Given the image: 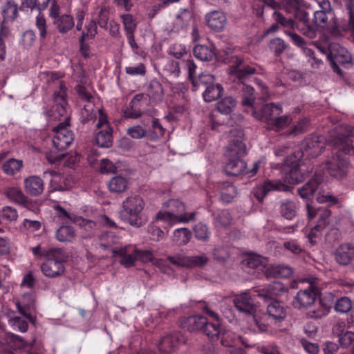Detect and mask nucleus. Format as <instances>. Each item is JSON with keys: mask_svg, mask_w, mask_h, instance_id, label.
<instances>
[{"mask_svg": "<svg viewBox=\"0 0 354 354\" xmlns=\"http://www.w3.org/2000/svg\"><path fill=\"white\" fill-rule=\"evenodd\" d=\"M241 90L243 91V104L253 107L255 100L254 88L251 86L243 84Z\"/></svg>", "mask_w": 354, "mask_h": 354, "instance_id": "nucleus-54", "label": "nucleus"}, {"mask_svg": "<svg viewBox=\"0 0 354 354\" xmlns=\"http://www.w3.org/2000/svg\"><path fill=\"white\" fill-rule=\"evenodd\" d=\"M73 221L87 233L86 236H92L97 229V225L95 221L82 216H75Z\"/></svg>", "mask_w": 354, "mask_h": 354, "instance_id": "nucleus-44", "label": "nucleus"}, {"mask_svg": "<svg viewBox=\"0 0 354 354\" xmlns=\"http://www.w3.org/2000/svg\"><path fill=\"white\" fill-rule=\"evenodd\" d=\"M331 215V212L323 207L318 208V222L317 225L314 226V229L317 231H322L328 224L329 218Z\"/></svg>", "mask_w": 354, "mask_h": 354, "instance_id": "nucleus-50", "label": "nucleus"}, {"mask_svg": "<svg viewBox=\"0 0 354 354\" xmlns=\"http://www.w3.org/2000/svg\"><path fill=\"white\" fill-rule=\"evenodd\" d=\"M227 162L224 167V170L227 175L239 176L244 174L249 176H254L259 167L260 162H254L251 170L246 169V163L242 160V158H226Z\"/></svg>", "mask_w": 354, "mask_h": 354, "instance_id": "nucleus-13", "label": "nucleus"}, {"mask_svg": "<svg viewBox=\"0 0 354 354\" xmlns=\"http://www.w3.org/2000/svg\"><path fill=\"white\" fill-rule=\"evenodd\" d=\"M339 343L343 348L349 347L354 342V333L346 331L344 333L338 334Z\"/></svg>", "mask_w": 354, "mask_h": 354, "instance_id": "nucleus-64", "label": "nucleus"}, {"mask_svg": "<svg viewBox=\"0 0 354 354\" xmlns=\"http://www.w3.org/2000/svg\"><path fill=\"white\" fill-rule=\"evenodd\" d=\"M214 77L212 75L202 73L198 75V80H192V84L195 90H198L201 86L205 88L212 84H214Z\"/></svg>", "mask_w": 354, "mask_h": 354, "instance_id": "nucleus-53", "label": "nucleus"}, {"mask_svg": "<svg viewBox=\"0 0 354 354\" xmlns=\"http://www.w3.org/2000/svg\"><path fill=\"white\" fill-rule=\"evenodd\" d=\"M335 259L340 265L349 264L354 259V245L351 243L341 244L335 251Z\"/></svg>", "mask_w": 354, "mask_h": 354, "instance_id": "nucleus-22", "label": "nucleus"}, {"mask_svg": "<svg viewBox=\"0 0 354 354\" xmlns=\"http://www.w3.org/2000/svg\"><path fill=\"white\" fill-rule=\"evenodd\" d=\"M322 181V176L316 174L314 178L297 189L299 195L304 199H310L319 189Z\"/></svg>", "mask_w": 354, "mask_h": 354, "instance_id": "nucleus-23", "label": "nucleus"}, {"mask_svg": "<svg viewBox=\"0 0 354 354\" xmlns=\"http://www.w3.org/2000/svg\"><path fill=\"white\" fill-rule=\"evenodd\" d=\"M221 343L226 347L236 346L242 342L239 335L230 330H225L221 333Z\"/></svg>", "mask_w": 354, "mask_h": 354, "instance_id": "nucleus-47", "label": "nucleus"}, {"mask_svg": "<svg viewBox=\"0 0 354 354\" xmlns=\"http://www.w3.org/2000/svg\"><path fill=\"white\" fill-rule=\"evenodd\" d=\"M292 118L288 115H279L275 117L268 126V128L274 131H280L290 124Z\"/></svg>", "mask_w": 354, "mask_h": 354, "instance_id": "nucleus-52", "label": "nucleus"}, {"mask_svg": "<svg viewBox=\"0 0 354 354\" xmlns=\"http://www.w3.org/2000/svg\"><path fill=\"white\" fill-rule=\"evenodd\" d=\"M8 324L15 330L21 333L27 331L28 328V322L20 317H12L8 319Z\"/></svg>", "mask_w": 354, "mask_h": 354, "instance_id": "nucleus-57", "label": "nucleus"}, {"mask_svg": "<svg viewBox=\"0 0 354 354\" xmlns=\"http://www.w3.org/2000/svg\"><path fill=\"white\" fill-rule=\"evenodd\" d=\"M121 19L125 30V34L134 33L136 28V23L133 17L130 14H124L121 15Z\"/></svg>", "mask_w": 354, "mask_h": 354, "instance_id": "nucleus-62", "label": "nucleus"}, {"mask_svg": "<svg viewBox=\"0 0 354 354\" xmlns=\"http://www.w3.org/2000/svg\"><path fill=\"white\" fill-rule=\"evenodd\" d=\"M120 237L113 232H102L99 236L100 246L107 250L118 243Z\"/></svg>", "mask_w": 354, "mask_h": 354, "instance_id": "nucleus-45", "label": "nucleus"}, {"mask_svg": "<svg viewBox=\"0 0 354 354\" xmlns=\"http://www.w3.org/2000/svg\"><path fill=\"white\" fill-rule=\"evenodd\" d=\"M228 144L225 147L224 156L226 158H243L247 152L244 143V133L242 129H231L228 135Z\"/></svg>", "mask_w": 354, "mask_h": 354, "instance_id": "nucleus-4", "label": "nucleus"}, {"mask_svg": "<svg viewBox=\"0 0 354 354\" xmlns=\"http://www.w3.org/2000/svg\"><path fill=\"white\" fill-rule=\"evenodd\" d=\"M128 185L129 182L126 178L116 176L109 180L108 187L111 192L122 193L127 190Z\"/></svg>", "mask_w": 354, "mask_h": 354, "instance_id": "nucleus-37", "label": "nucleus"}, {"mask_svg": "<svg viewBox=\"0 0 354 354\" xmlns=\"http://www.w3.org/2000/svg\"><path fill=\"white\" fill-rule=\"evenodd\" d=\"M163 71L169 77H178L180 72L178 62L174 60L168 61L164 66Z\"/></svg>", "mask_w": 354, "mask_h": 354, "instance_id": "nucleus-58", "label": "nucleus"}, {"mask_svg": "<svg viewBox=\"0 0 354 354\" xmlns=\"http://www.w3.org/2000/svg\"><path fill=\"white\" fill-rule=\"evenodd\" d=\"M5 344L10 346L11 351L12 348L14 347L16 349H22L26 347L27 343L20 336L10 333L8 335V339L6 342H1L0 344Z\"/></svg>", "mask_w": 354, "mask_h": 354, "instance_id": "nucleus-49", "label": "nucleus"}, {"mask_svg": "<svg viewBox=\"0 0 354 354\" xmlns=\"http://www.w3.org/2000/svg\"><path fill=\"white\" fill-rule=\"evenodd\" d=\"M236 61L237 62V64L236 66L231 67L230 73L234 75L238 78H244L245 76L254 74L256 72L255 68L252 66H241L242 64V59H241L240 58L236 57Z\"/></svg>", "mask_w": 354, "mask_h": 354, "instance_id": "nucleus-40", "label": "nucleus"}, {"mask_svg": "<svg viewBox=\"0 0 354 354\" xmlns=\"http://www.w3.org/2000/svg\"><path fill=\"white\" fill-rule=\"evenodd\" d=\"M236 106V101L232 97H226L217 103L218 111L223 114H230Z\"/></svg>", "mask_w": 354, "mask_h": 354, "instance_id": "nucleus-51", "label": "nucleus"}, {"mask_svg": "<svg viewBox=\"0 0 354 354\" xmlns=\"http://www.w3.org/2000/svg\"><path fill=\"white\" fill-rule=\"evenodd\" d=\"M319 9L314 12V24L323 29H333V32L337 31L335 23L332 21L335 19L333 12L330 8V2L328 0H317Z\"/></svg>", "mask_w": 354, "mask_h": 354, "instance_id": "nucleus-6", "label": "nucleus"}, {"mask_svg": "<svg viewBox=\"0 0 354 354\" xmlns=\"http://www.w3.org/2000/svg\"><path fill=\"white\" fill-rule=\"evenodd\" d=\"M163 207L168 208V211L159 212L156 219L161 221L169 225L180 223H188L195 219L196 212H186V206L178 199H170L163 203Z\"/></svg>", "mask_w": 354, "mask_h": 354, "instance_id": "nucleus-2", "label": "nucleus"}, {"mask_svg": "<svg viewBox=\"0 0 354 354\" xmlns=\"http://www.w3.org/2000/svg\"><path fill=\"white\" fill-rule=\"evenodd\" d=\"M35 300L30 294L24 295L21 301L17 303V309L19 313L25 317L30 319L31 316L26 312V309L30 310L34 308Z\"/></svg>", "mask_w": 354, "mask_h": 354, "instance_id": "nucleus-42", "label": "nucleus"}, {"mask_svg": "<svg viewBox=\"0 0 354 354\" xmlns=\"http://www.w3.org/2000/svg\"><path fill=\"white\" fill-rule=\"evenodd\" d=\"M288 190V186L285 181L266 180L262 185L253 189V194L258 201H261L270 192H286Z\"/></svg>", "mask_w": 354, "mask_h": 354, "instance_id": "nucleus-15", "label": "nucleus"}, {"mask_svg": "<svg viewBox=\"0 0 354 354\" xmlns=\"http://www.w3.org/2000/svg\"><path fill=\"white\" fill-rule=\"evenodd\" d=\"M234 304L236 308L245 315H252L256 310L253 299L248 292H242L235 296Z\"/></svg>", "mask_w": 354, "mask_h": 354, "instance_id": "nucleus-21", "label": "nucleus"}, {"mask_svg": "<svg viewBox=\"0 0 354 354\" xmlns=\"http://www.w3.org/2000/svg\"><path fill=\"white\" fill-rule=\"evenodd\" d=\"M223 91V86L219 84H212L205 88L203 96L205 102H212L221 97Z\"/></svg>", "mask_w": 354, "mask_h": 354, "instance_id": "nucleus-39", "label": "nucleus"}, {"mask_svg": "<svg viewBox=\"0 0 354 354\" xmlns=\"http://www.w3.org/2000/svg\"><path fill=\"white\" fill-rule=\"evenodd\" d=\"M286 47V44L281 38H274L270 41V48L276 55L281 54Z\"/></svg>", "mask_w": 354, "mask_h": 354, "instance_id": "nucleus-63", "label": "nucleus"}, {"mask_svg": "<svg viewBox=\"0 0 354 354\" xmlns=\"http://www.w3.org/2000/svg\"><path fill=\"white\" fill-rule=\"evenodd\" d=\"M288 290L287 288L279 281H274L269 284L268 287L262 289L260 295L265 299H272L274 297L282 295Z\"/></svg>", "mask_w": 354, "mask_h": 354, "instance_id": "nucleus-30", "label": "nucleus"}, {"mask_svg": "<svg viewBox=\"0 0 354 354\" xmlns=\"http://www.w3.org/2000/svg\"><path fill=\"white\" fill-rule=\"evenodd\" d=\"M185 342L183 335L177 331L168 333L162 337L158 344V352L142 351L138 354H173L171 350Z\"/></svg>", "mask_w": 354, "mask_h": 354, "instance_id": "nucleus-10", "label": "nucleus"}, {"mask_svg": "<svg viewBox=\"0 0 354 354\" xmlns=\"http://www.w3.org/2000/svg\"><path fill=\"white\" fill-rule=\"evenodd\" d=\"M55 135L53 144L55 150L63 151L67 149L74 140V133L69 129V123H59L53 128Z\"/></svg>", "mask_w": 354, "mask_h": 354, "instance_id": "nucleus-8", "label": "nucleus"}, {"mask_svg": "<svg viewBox=\"0 0 354 354\" xmlns=\"http://www.w3.org/2000/svg\"><path fill=\"white\" fill-rule=\"evenodd\" d=\"M193 15L192 12L188 10L180 11L176 16L174 21L173 31L179 32L185 29L192 22Z\"/></svg>", "mask_w": 354, "mask_h": 354, "instance_id": "nucleus-31", "label": "nucleus"}, {"mask_svg": "<svg viewBox=\"0 0 354 354\" xmlns=\"http://www.w3.org/2000/svg\"><path fill=\"white\" fill-rule=\"evenodd\" d=\"M299 23L297 24L295 28L301 33L310 39H314L317 35V28L310 24L308 15L306 12H302L298 17Z\"/></svg>", "mask_w": 354, "mask_h": 354, "instance_id": "nucleus-25", "label": "nucleus"}, {"mask_svg": "<svg viewBox=\"0 0 354 354\" xmlns=\"http://www.w3.org/2000/svg\"><path fill=\"white\" fill-rule=\"evenodd\" d=\"M282 112V106L280 104L270 103L263 105L260 111L254 110L252 115L255 118L266 122L269 126L274 118L280 115Z\"/></svg>", "mask_w": 354, "mask_h": 354, "instance_id": "nucleus-17", "label": "nucleus"}, {"mask_svg": "<svg viewBox=\"0 0 354 354\" xmlns=\"http://www.w3.org/2000/svg\"><path fill=\"white\" fill-rule=\"evenodd\" d=\"M192 238V232L186 227L178 228L174 230L173 241L176 245L181 246L187 244Z\"/></svg>", "mask_w": 354, "mask_h": 354, "instance_id": "nucleus-43", "label": "nucleus"}, {"mask_svg": "<svg viewBox=\"0 0 354 354\" xmlns=\"http://www.w3.org/2000/svg\"><path fill=\"white\" fill-rule=\"evenodd\" d=\"M207 26L212 30H222L226 24V17L221 11H213L206 16Z\"/></svg>", "mask_w": 354, "mask_h": 354, "instance_id": "nucleus-27", "label": "nucleus"}, {"mask_svg": "<svg viewBox=\"0 0 354 354\" xmlns=\"http://www.w3.org/2000/svg\"><path fill=\"white\" fill-rule=\"evenodd\" d=\"M325 147L324 139L322 136L311 134L301 142V153L303 156L314 158L320 155Z\"/></svg>", "mask_w": 354, "mask_h": 354, "instance_id": "nucleus-14", "label": "nucleus"}, {"mask_svg": "<svg viewBox=\"0 0 354 354\" xmlns=\"http://www.w3.org/2000/svg\"><path fill=\"white\" fill-rule=\"evenodd\" d=\"M297 209L298 206L294 201L283 199L279 202V213L287 220H292L297 215Z\"/></svg>", "mask_w": 354, "mask_h": 354, "instance_id": "nucleus-29", "label": "nucleus"}, {"mask_svg": "<svg viewBox=\"0 0 354 354\" xmlns=\"http://www.w3.org/2000/svg\"><path fill=\"white\" fill-rule=\"evenodd\" d=\"M205 324H207V319L201 315L191 316L183 318L180 321L181 327L189 331H196L203 329Z\"/></svg>", "mask_w": 354, "mask_h": 354, "instance_id": "nucleus-28", "label": "nucleus"}, {"mask_svg": "<svg viewBox=\"0 0 354 354\" xmlns=\"http://www.w3.org/2000/svg\"><path fill=\"white\" fill-rule=\"evenodd\" d=\"M268 263V259L259 254H252L245 259V266L252 270L263 271Z\"/></svg>", "mask_w": 354, "mask_h": 354, "instance_id": "nucleus-35", "label": "nucleus"}, {"mask_svg": "<svg viewBox=\"0 0 354 354\" xmlns=\"http://www.w3.org/2000/svg\"><path fill=\"white\" fill-rule=\"evenodd\" d=\"M273 17L275 21L279 24L281 26L285 28H289L292 30L295 29L297 24L295 21L290 18H286L279 12L274 11L273 13Z\"/></svg>", "mask_w": 354, "mask_h": 354, "instance_id": "nucleus-61", "label": "nucleus"}, {"mask_svg": "<svg viewBox=\"0 0 354 354\" xmlns=\"http://www.w3.org/2000/svg\"><path fill=\"white\" fill-rule=\"evenodd\" d=\"M43 178L49 180L52 191H64L71 187L68 179L55 170H46L43 173Z\"/></svg>", "mask_w": 354, "mask_h": 354, "instance_id": "nucleus-19", "label": "nucleus"}, {"mask_svg": "<svg viewBox=\"0 0 354 354\" xmlns=\"http://www.w3.org/2000/svg\"><path fill=\"white\" fill-rule=\"evenodd\" d=\"M353 129L347 124H340L330 131L329 144L334 146L338 151L325 162L324 169L334 177H342L346 175L348 163L343 154L350 151L349 137L353 136Z\"/></svg>", "mask_w": 354, "mask_h": 354, "instance_id": "nucleus-1", "label": "nucleus"}, {"mask_svg": "<svg viewBox=\"0 0 354 354\" xmlns=\"http://www.w3.org/2000/svg\"><path fill=\"white\" fill-rule=\"evenodd\" d=\"M97 112L99 116L96 128L100 130L95 135V141L99 147L109 148L113 142V130L108 122L106 115L102 109H99Z\"/></svg>", "mask_w": 354, "mask_h": 354, "instance_id": "nucleus-7", "label": "nucleus"}, {"mask_svg": "<svg viewBox=\"0 0 354 354\" xmlns=\"http://www.w3.org/2000/svg\"><path fill=\"white\" fill-rule=\"evenodd\" d=\"M67 259L65 252L59 248H50L48 257L41 265V270L48 278L62 276L65 272L64 261Z\"/></svg>", "mask_w": 354, "mask_h": 354, "instance_id": "nucleus-3", "label": "nucleus"}, {"mask_svg": "<svg viewBox=\"0 0 354 354\" xmlns=\"http://www.w3.org/2000/svg\"><path fill=\"white\" fill-rule=\"evenodd\" d=\"M55 23L57 24V28L61 33L68 32L74 26L73 19L68 15H62Z\"/></svg>", "mask_w": 354, "mask_h": 354, "instance_id": "nucleus-55", "label": "nucleus"}, {"mask_svg": "<svg viewBox=\"0 0 354 354\" xmlns=\"http://www.w3.org/2000/svg\"><path fill=\"white\" fill-rule=\"evenodd\" d=\"M204 333L210 339L214 340L218 339L219 335H221V329L218 324L207 323L204 325L203 328Z\"/></svg>", "mask_w": 354, "mask_h": 354, "instance_id": "nucleus-59", "label": "nucleus"}, {"mask_svg": "<svg viewBox=\"0 0 354 354\" xmlns=\"http://www.w3.org/2000/svg\"><path fill=\"white\" fill-rule=\"evenodd\" d=\"M328 55L331 61V65L334 71L339 74H342L338 65H350L351 62V56L348 50L339 44L333 43L328 47Z\"/></svg>", "mask_w": 354, "mask_h": 354, "instance_id": "nucleus-11", "label": "nucleus"}, {"mask_svg": "<svg viewBox=\"0 0 354 354\" xmlns=\"http://www.w3.org/2000/svg\"><path fill=\"white\" fill-rule=\"evenodd\" d=\"M75 236V229L68 225H62L55 232V238L60 242H72Z\"/></svg>", "mask_w": 354, "mask_h": 354, "instance_id": "nucleus-36", "label": "nucleus"}, {"mask_svg": "<svg viewBox=\"0 0 354 354\" xmlns=\"http://www.w3.org/2000/svg\"><path fill=\"white\" fill-rule=\"evenodd\" d=\"M143 198L138 194H131L122 203L123 211L129 216L128 222L132 226L140 225V214L145 207Z\"/></svg>", "mask_w": 354, "mask_h": 354, "instance_id": "nucleus-5", "label": "nucleus"}, {"mask_svg": "<svg viewBox=\"0 0 354 354\" xmlns=\"http://www.w3.org/2000/svg\"><path fill=\"white\" fill-rule=\"evenodd\" d=\"M304 178V174L299 169V161L292 162L290 171L286 174L285 182L289 184H297Z\"/></svg>", "mask_w": 354, "mask_h": 354, "instance_id": "nucleus-34", "label": "nucleus"}, {"mask_svg": "<svg viewBox=\"0 0 354 354\" xmlns=\"http://www.w3.org/2000/svg\"><path fill=\"white\" fill-rule=\"evenodd\" d=\"M267 313L270 318L275 321L283 320L286 316L285 308L277 301H274L268 305Z\"/></svg>", "mask_w": 354, "mask_h": 354, "instance_id": "nucleus-33", "label": "nucleus"}, {"mask_svg": "<svg viewBox=\"0 0 354 354\" xmlns=\"http://www.w3.org/2000/svg\"><path fill=\"white\" fill-rule=\"evenodd\" d=\"M152 131L149 132V136L151 140H157L162 137L165 133V129L161 125L158 119H153Z\"/></svg>", "mask_w": 354, "mask_h": 354, "instance_id": "nucleus-60", "label": "nucleus"}, {"mask_svg": "<svg viewBox=\"0 0 354 354\" xmlns=\"http://www.w3.org/2000/svg\"><path fill=\"white\" fill-rule=\"evenodd\" d=\"M143 100L146 96L143 93L136 95L129 103V106L123 111L122 116L126 119H137L142 115Z\"/></svg>", "mask_w": 354, "mask_h": 354, "instance_id": "nucleus-20", "label": "nucleus"}, {"mask_svg": "<svg viewBox=\"0 0 354 354\" xmlns=\"http://www.w3.org/2000/svg\"><path fill=\"white\" fill-rule=\"evenodd\" d=\"M167 260L174 266L188 268H202L207 265L209 261V257L205 253L196 256L176 254L173 256H169Z\"/></svg>", "mask_w": 354, "mask_h": 354, "instance_id": "nucleus-9", "label": "nucleus"}, {"mask_svg": "<svg viewBox=\"0 0 354 354\" xmlns=\"http://www.w3.org/2000/svg\"><path fill=\"white\" fill-rule=\"evenodd\" d=\"M237 189L232 184L224 185L221 191V199L223 203H231L237 196Z\"/></svg>", "mask_w": 354, "mask_h": 354, "instance_id": "nucleus-48", "label": "nucleus"}, {"mask_svg": "<svg viewBox=\"0 0 354 354\" xmlns=\"http://www.w3.org/2000/svg\"><path fill=\"white\" fill-rule=\"evenodd\" d=\"M194 56L201 61H209L215 56L214 48L213 46L205 45H196L194 48Z\"/></svg>", "mask_w": 354, "mask_h": 354, "instance_id": "nucleus-38", "label": "nucleus"}, {"mask_svg": "<svg viewBox=\"0 0 354 354\" xmlns=\"http://www.w3.org/2000/svg\"><path fill=\"white\" fill-rule=\"evenodd\" d=\"M22 167V160L10 158L2 165V170L6 175L13 176L19 172Z\"/></svg>", "mask_w": 354, "mask_h": 354, "instance_id": "nucleus-46", "label": "nucleus"}, {"mask_svg": "<svg viewBox=\"0 0 354 354\" xmlns=\"http://www.w3.org/2000/svg\"><path fill=\"white\" fill-rule=\"evenodd\" d=\"M18 4L12 0L7 1L3 6L2 15L5 21H13L19 16Z\"/></svg>", "mask_w": 354, "mask_h": 354, "instance_id": "nucleus-32", "label": "nucleus"}, {"mask_svg": "<svg viewBox=\"0 0 354 354\" xmlns=\"http://www.w3.org/2000/svg\"><path fill=\"white\" fill-rule=\"evenodd\" d=\"M26 192L33 196L40 195L44 188L43 180L37 176H30L24 179Z\"/></svg>", "mask_w": 354, "mask_h": 354, "instance_id": "nucleus-24", "label": "nucleus"}, {"mask_svg": "<svg viewBox=\"0 0 354 354\" xmlns=\"http://www.w3.org/2000/svg\"><path fill=\"white\" fill-rule=\"evenodd\" d=\"M137 248L132 245L112 250L113 256L120 257V263L125 268L134 266L137 261Z\"/></svg>", "mask_w": 354, "mask_h": 354, "instance_id": "nucleus-18", "label": "nucleus"}, {"mask_svg": "<svg viewBox=\"0 0 354 354\" xmlns=\"http://www.w3.org/2000/svg\"><path fill=\"white\" fill-rule=\"evenodd\" d=\"M352 301L347 297H342L338 299L335 304V310L339 313H347L352 308Z\"/></svg>", "mask_w": 354, "mask_h": 354, "instance_id": "nucleus-56", "label": "nucleus"}, {"mask_svg": "<svg viewBox=\"0 0 354 354\" xmlns=\"http://www.w3.org/2000/svg\"><path fill=\"white\" fill-rule=\"evenodd\" d=\"M4 194L10 201L16 203L25 204L27 202V198L19 187H6Z\"/></svg>", "mask_w": 354, "mask_h": 354, "instance_id": "nucleus-41", "label": "nucleus"}, {"mask_svg": "<svg viewBox=\"0 0 354 354\" xmlns=\"http://www.w3.org/2000/svg\"><path fill=\"white\" fill-rule=\"evenodd\" d=\"M147 95L154 103H159L163 100L165 96L163 87L156 79L149 82L147 88Z\"/></svg>", "mask_w": 354, "mask_h": 354, "instance_id": "nucleus-26", "label": "nucleus"}, {"mask_svg": "<svg viewBox=\"0 0 354 354\" xmlns=\"http://www.w3.org/2000/svg\"><path fill=\"white\" fill-rule=\"evenodd\" d=\"M66 87L64 82H59V90L55 91L53 94V99L55 102V109L53 111V117L60 120L64 118L62 123H69V115L67 112L68 102L66 100Z\"/></svg>", "mask_w": 354, "mask_h": 354, "instance_id": "nucleus-12", "label": "nucleus"}, {"mask_svg": "<svg viewBox=\"0 0 354 354\" xmlns=\"http://www.w3.org/2000/svg\"><path fill=\"white\" fill-rule=\"evenodd\" d=\"M307 281L310 284L308 289L299 291L295 297L294 306L299 309L307 308L311 306L316 301L317 295L312 287L316 283L315 279H303L302 282Z\"/></svg>", "mask_w": 354, "mask_h": 354, "instance_id": "nucleus-16", "label": "nucleus"}]
</instances>
